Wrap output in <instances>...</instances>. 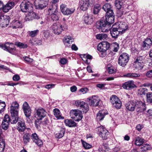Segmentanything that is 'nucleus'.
I'll return each instance as SVG.
<instances>
[{
    "mask_svg": "<svg viewBox=\"0 0 152 152\" xmlns=\"http://www.w3.org/2000/svg\"><path fill=\"white\" fill-rule=\"evenodd\" d=\"M110 12H106L105 19H101L97 22L96 27L99 31L103 32H108L111 28V25L114 22V15L113 11H109Z\"/></svg>",
    "mask_w": 152,
    "mask_h": 152,
    "instance_id": "1",
    "label": "nucleus"
},
{
    "mask_svg": "<svg viewBox=\"0 0 152 152\" xmlns=\"http://www.w3.org/2000/svg\"><path fill=\"white\" fill-rule=\"evenodd\" d=\"M18 104L16 102H13L10 106V111L11 114L10 119L12 124H15L18 121Z\"/></svg>",
    "mask_w": 152,
    "mask_h": 152,
    "instance_id": "2",
    "label": "nucleus"
},
{
    "mask_svg": "<svg viewBox=\"0 0 152 152\" xmlns=\"http://www.w3.org/2000/svg\"><path fill=\"white\" fill-rule=\"evenodd\" d=\"M145 104L140 101L131 100L125 103L126 108L130 111H133L135 109L137 111L140 110L141 106H145Z\"/></svg>",
    "mask_w": 152,
    "mask_h": 152,
    "instance_id": "3",
    "label": "nucleus"
},
{
    "mask_svg": "<svg viewBox=\"0 0 152 152\" xmlns=\"http://www.w3.org/2000/svg\"><path fill=\"white\" fill-rule=\"evenodd\" d=\"M47 15H48L47 18L48 20L50 22L58 20L59 18L58 9L55 6H54L53 9H48Z\"/></svg>",
    "mask_w": 152,
    "mask_h": 152,
    "instance_id": "4",
    "label": "nucleus"
},
{
    "mask_svg": "<svg viewBox=\"0 0 152 152\" xmlns=\"http://www.w3.org/2000/svg\"><path fill=\"white\" fill-rule=\"evenodd\" d=\"M53 32L55 34H60L63 31L67 29V26L65 23H55L52 26Z\"/></svg>",
    "mask_w": 152,
    "mask_h": 152,
    "instance_id": "5",
    "label": "nucleus"
},
{
    "mask_svg": "<svg viewBox=\"0 0 152 152\" xmlns=\"http://www.w3.org/2000/svg\"><path fill=\"white\" fill-rule=\"evenodd\" d=\"M110 47V44L106 41L100 43L97 47V50L100 52H102V56H104L106 54V52Z\"/></svg>",
    "mask_w": 152,
    "mask_h": 152,
    "instance_id": "6",
    "label": "nucleus"
},
{
    "mask_svg": "<svg viewBox=\"0 0 152 152\" xmlns=\"http://www.w3.org/2000/svg\"><path fill=\"white\" fill-rule=\"evenodd\" d=\"M20 6L21 11L23 12H27L32 11L33 9V5L27 1H23Z\"/></svg>",
    "mask_w": 152,
    "mask_h": 152,
    "instance_id": "7",
    "label": "nucleus"
},
{
    "mask_svg": "<svg viewBox=\"0 0 152 152\" xmlns=\"http://www.w3.org/2000/svg\"><path fill=\"white\" fill-rule=\"evenodd\" d=\"M129 59V55L126 53L121 54L118 58V64L121 66L124 67L128 62Z\"/></svg>",
    "mask_w": 152,
    "mask_h": 152,
    "instance_id": "8",
    "label": "nucleus"
},
{
    "mask_svg": "<svg viewBox=\"0 0 152 152\" xmlns=\"http://www.w3.org/2000/svg\"><path fill=\"white\" fill-rule=\"evenodd\" d=\"M75 105L81 110L82 112L86 113L89 110L88 104L83 101L77 100L75 102Z\"/></svg>",
    "mask_w": 152,
    "mask_h": 152,
    "instance_id": "9",
    "label": "nucleus"
},
{
    "mask_svg": "<svg viewBox=\"0 0 152 152\" xmlns=\"http://www.w3.org/2000/svg\"><path fill=\"white\" fill-rule=\"evenodd\" d=\"M0 48L12 54H14L16 50L13 44L8 42H6L4 45L0 44Z\"/></svg>",
    "mask_w": 152,
    "mask_h": 152,
    "instance_id": "10",
    "label": "nucleus"
},
{
    "mask_svg": "<svg viewBox=\"0 0 152 152\" xmlns=\"http://www.w3.org/2000/svg\"><path fill=\"white\" fill-rule=\"evenodd\" d=\"M94 0H81L79 2L80 9L85 11L88 9L89 5L93 3Z\"/></svg>",
    "mask_w": 152,
    "mask_h": 152,
    "instance_id": "11",
    "label": "nucleus"
},
{
    "mask_svg": "<svg viewBox=\"0 0 152 152\" xmlns=\"http://www.w3.org/2000/svg\"><path fill=\"white\" fill-rule=\"evenodd\" d=\"M46 115L45 110L42 107L39 108L36 110L35 113V117L38 120H42Z\"/></svg>",
    "mask_w": 152,
    "mask_h": 152,
    "instance_id": "12",
    "label": "nucleus"
},
{
    "mask_svg": "<svg viewBox=\"0 0 152 152\" xmlns=\"http://www.w3.org/2000/svg\"><path fill=\"white\" fill-rule=\"evenodd\" d=\"M88 99H89V104L91 106L96 107L101 104V101L95 96L89 97Z\"/></svg>",
    "mask_w": 152,
    "mask_h": 152,
    "instance_id": "13",
    "label": "nucleus"
},
{
    "mask_svg": "<svg viewBox=\"0 0 152 152\" xmlns=\"http://www.w3.org/2000/svg\"><path fill=\"white\" fill-rule=\"evenodd\" d=\"M10 18L8 16L0 15V26L2 27H7L9 23Z\"/></svg>",
    "mask_w": 152,
    "mask_h": 152,
    "instance_id": "14",
    "label": "nucleus"
},
{
    "mask_svg": "<svg viewBox=\"0 0 152 152\" xmlns=\"http://www.w3.org/2000/svg\"><path fill=\"white\" fill-rule=\"evenodd\" d=\"M60 9L61 12L65 15H69L73 13L75 9L74 8H68L64 4H62L60 6Z\"/></svg>",
    "mask_w": 152,
    "mask_h": 152,
    "instance_id": "15",
    "label": "nucleus"
},
{
    "mask_svg": "<svg viewBox=\"0 0 152 152\" xmlns=\"http://www.w3.org/2000/svg\"><path fill=\"white\" fill-rule=\"evenodd\" d=\"M70 115L71 116H74L72 117L77 121H80L83 117L82 115L80 113V110H71Z\"/></svg>",
    "mask_w": 152,
    "mask_h": 152,
    "instance_id": "16",
    "label": "nucleus"
},
{
    "mask_svg": "<svg viewBox=\"0 0 152 152\" xmlns=\"http://www.w3.org/2000/svg\"><path fill=\"white\" fill-rule=\"evenodd\" d=\"M10 122L11 123L10 117L7 114H6L5 115L2 122V128L5 130H7L9 127Z\"/></svg>",
    "mask_w": 152,
    "mask_h": 152,
    "instance_id": "17",
    "label": "nucleus"
},
{
    "mask_svg": "<svg viewBox=\"0 0 152 152\" xmlns=\"http://www.w3.org/2000/svg\"><path fill=\"white\" fill-rule=\"evenodd\" d=\"M152 45V41L151 39L147 38L143 41L141 45V49L145 50L151 48Z\"/></svg>",
    "mask_w": 152,
    "mask_h": 152,
    "instance_id": "18",
    "label": "nucleus"
},
{
    "mask_svg": "<svg viewBox=\"0 0 152 152\" xmlns=\"http://www.w3.org/2000/svg\"><path fill=\"white\" fill-rule=\"evenodd\" d=\"M22 109L26 117L29 119V117L31 115V110L27 102H25L23 103Z\"/></svg>",
    "mask_w": 152,
    "mask_h": 152,
    "instance_id": "19",
    "label": "nucleus"
},
{
    "mask_svg": "<svg viewBox=\"0 0 152 152\" xmlns=\"http://www.w3.org/2000/svg\"><path fill=\"white\" fill-rule=\"evenodd\" d=\"M28 13L26 14L25 18V20L26 21L32 20L34 19H38L39 17L33 12V10L27 12Z\"/></svg>",
    "mask_w": 152,
    "mask_h": 152,
    "instance_id": "20",
    "label": "nucleus"
},
{
    "mask_svg": "<svg viewBox=\"0 0 152 152\" xmlns=\"http://www.w3.org/2000/svg\"><path fill=\"white\" fill-rule=\"evenodd\" d=\"M115 26H117V27L118 29L121 30V32L122 33L124 32L128 28L127 24L125 22H119L116 23L115 25H113V26L114 27Z\"/></svg>",
    "mask_w": 152,
    "mask_h": 152,
    "instance_id": "21",
    "label": "nucleus"
},
{
    "mask_svg": "<svg viewBox=\"0 0 152 152\" xmlns=\"http://www.w3.org/2000/svg\"><path fill=\"white\" fill-rule=\"evenodd\" d=\"M122 87L125 89L128 90H131L136 88V86L134 84L132 80L126 82L122 84Z\"/></svg>",
    "mask_w": 152,
    "mask_h": 152,
    "instance_id": "22",
    "label": "nucleus"
},
{
    "mask_svg": "<svg viewBox=\"0 0 152 152\" xmlns=\"http://www.w3.org/2000/svg\"><path fill=\"white\" fill-rule=\"evenodd\" d=\"M110 34L112 37L115 39L118 37L120 34L121 31L119 30L117 27H112L109 30Z\"/></svg>",
    "mask_w": 152,
    "mask_h": 152,
    "instance_id": "23",
    "label": "nucleus"
},
{
    "mask_svg": "<svg viewBox=\"0 0 152 152\" xmlns=\"http://www.w3.org/2000/svg\"><path fill=\"white\" fill-rule=\"evenodd\" d=\"M31 137L33 142L38 145L40 146L42 144V141L39 139L35 133L31 134Z\"/></svg>",
    "mask_w": 152,
    "mask_h": 152,
    "instance_id": "24",
    "label": "nucleus"
},
{
    "mask_svg": "<svg viewBox=\"0 0 152 152\" xmlns=\"http://www.w3.org/2000/svg\"><path fill=\"white\" fill-rule=\"evenodd\" d=\"M48 4V1H40L37 4L36 2L34 3L35 7L36 9L42 10L45 8Z\"/></svg>",
    "mask_w": 152,
    "mask_h": 152,
    "instance_id": "25",
    "label": "nucleus"
},
{
    "mask_svg": "<svg viewBox=\"0 0 152 152\" xmlns=\"http://www.w3.org/2000/svg\"><path fill=\"white\" fill-rule=\"evenodd\" d=\"M18 123L17 129L19 132H23L26 129L25 123L23 119L20 120Z\"/></svg>",
    "mask_w": 152,
    "mask_h": 152,
    "instance_id": "26",
    "label": "nucleus"
},
{
    "mask_svg": "<svg viewBox=\"0 0 152 152\" xmlns=\"http://www.w3.org/2000/svg\"><path fill=\"white\" fill-rule=\"evenodd\" d=\"M15 5V3L12 1L8 2L5 5L3 4V11L5 12H8L13 8Z\"/></svg>",
    "mask_w": 152,
    "mask_h": 152,
    "instance_id": "27",
    "label": "nucleus"
},
{
    "mask_svg": "<svg viewBox=\"0 0 152 152\" xmlns=\"http://www.w3.org/2000/svg\"><path fill=\"white\" fill-rule=\"evenodd\" d=\"M84 19L85 23L87 24H91L94 21L92 15L87 14L84 15Z\"/></svg>",
    "mask_w": 152,
    "mask_h": 152,
    "instance_id": "28",
    "label": "nucleus"
},
{
    "mask_svg": "<svg viewBox=\"0 0 152 152\" xmlns=\"http://www.w3.org/2000/svg\"><path fill=\"white\" fill-rule=\"evenodd\" d=\"M108 114L107 113H105L104 110L99 111L96 115V119L97 121L102 120L105 115Z\"/></svg>",
    "mask_w": 152,
    "mask_h": 152,
    "instance_id": "29",
    "label": "nucleus"
},
{
    "mask_svg": "<svg viewBox=\"0 0 152 152\" xmlns=\"http://www.w3.org/2000/svg\"><path fill=\"white\" fill-rule=\"evenodd\" d=\"M12 26L13 29L22 28V24L19 20L15 19L12 21Z\"/></svg>",
    "mask_w": 152,
    "mask_h": 152,
    "instance_id": "30",
    "label": "nucleus"
},
{
    "mask_svg": "<svg viewBox=\"0 0 152 152\" xmlns=\"http://www.w3.org/2000/svg\"><path fill=\"white\" fill-rule=\"evenodd\" d=\"M31 134L28 133H26L24 134L23 136V140L24 143L27 144L31 140Z\"/></svg>",
    "mask_w": 152,
    "mask_h": 152,
    "instance_id": "31",
    "label": "nucleus"
},
{
    "mask_svg": "<svg viewBox=\"0 0 152 152\" xmlns=\"http://www.w3.org/2000/svg\"><path fill=\"white\" fill-rule=\"evenodd\" d=\"M73 41L72 37L69 36H65L63 42L65 45L70 44Z\"/></svg>",
    "mask_w": 152,
    "mask_h": 152,
    "instance_id": "32",
    "label": "nucleus"
},
{
    "mask_svg": "<svg viewBox=\"0 0 152 152\" xmlns=\"http://www.w3.org/2000/svg\"><path fill=\"white\" fill-rule=\"evenodd\" d=\"M65 123L66 126L69 127H75L76 126V123L71 119H67L65 121Z\"/></svg>",
    "mask_w": 152,
    "mask_h": 152,
    "instance_id": "33",
    "label": "nucleus"
},
{
    "mask_svg": "<svg viewBox=\"0 0 152 152\" xmlns=\"http://www.w3.org/2000/svg\"><path fill=\"white\" fill-rule=\"evenodd\" d=\"M54 114L57 119H63L64 118L61 116L60 110L57 108H55L53 110Z\"/></svg>",
    "mask_w": 152,
    "mask_h": 152,
    "instance_id": "34",
    "label": "nucleus"
},
{
    "mask_svg": "<svg viewBox=\"0 0 152 152\" xmlns=\"http://www.w3.org/2000/svg\"><path fill=\"white\" fill-rule=\"evenodd\" d=\"M65 132V128H61L60 131L55 134L56 137L57 138H60L64 136Z\"/></svg>",
    "mask_w": 152,
    "mask_h": 152,
    "instance_id": "35",
    "label": "nucleus"
},
{
    "mask_svg": "<svg viewBox=\"0 0 152 152\" xmlns=\"http://www.w3.org/2000/svg\"><path fill=\"white\" fill-rule=\"evenodd\" d=\"M103 9L106 12H110L109 11H113L111 9V6L110 3H106L102 7Z\"/></svg>",
    "mask_w": 152,
    "mask_h": 152,
    "instance_id": "36",
    "label": "nucleus"
},
{
    "mask_svg": "<svg viewBox=\"0 0 152 152\" xmlns=\"http://www.w3.org/2000/svg\"><path fill=\"white\" fill-rule=\"evenodd\" d=\"M144 142V140L139 137H136L135 142L136 145L137 146L141 145Z\"/></svg>",
    "mask_w": 152,
    "mask_h": 152,
    "instance_id": "37",
    "label": "nucleus"
},
{
    "mask_svg": "<svg viewBox=\"0 0 152 152\" xmlns=\"http://www.w3.org/2000/svg\"><path fill=\"white\" fill-rule=\"evenodd\" d=\"M124 76L132 78H135L137 77H139L140 75L139 74L135 73H129L124 75Z\"/></svg>",
    "mask_w": 152,
    "mask_h": 152,
    "instance_id": "38",
    "label": "nucleus"
},
{
    "mask_svg": "<svg viewBox=\"0 0 152 152\" xmlns=\"http://www.w3.org/2000/svg\"><path fill=\"white\" fill-rule=\"evenodd\" d=\"M151 149V146L148 144H145L141 145L140 148V151H144L148 150H149Z\"/></svg>",
    "mask_w": 152,
    "mask_h": 152,
    "instance_id": "39",
    "label": "nucleus"
},
{
    "mask_svg": "<svg viewBox=\"0 0 152 152\" xmlns=\"http://www.w3.org/2000/svg\"><path fill=\"white\" fill-rule=\"evenodd\" d=\"M114 103V105H113V107H115L117 109H120L122 106V102L121 100L118 98Z\"/></svg>",
    "mask_w": 152,
    "mask_h": 152,
    "instance_id": "40",
    "label": "nucleus"
},
{
    "mask_svg": "<svg viewBox=\"0 0 152 152\" xmlns=\"http://www.w3.org/2000/svg\"><path fill=\"white\" fill-rule=\"evenodd\" d=\"M15 45L20 48H26L28 46L27 44L19 42H16Z\"/></svg>",
    "mask_w": 152,
    "mask_h": 152,
    "instance_id": "41",
    "label": "nucleus"
},
{
    "mask_svg": "<svg viewBox=\"0 0 152 152\" xmlns=\"http://www.w3.org/2000/svg\"><path fill=\"white\" fill-rule=\"evenodd\" d=\"M107 37V35L106 34L104 33L97 34L96 35V38L100 40H104L106 39Z\"/></svg>",
    "mask_w": 152,
    "mask_h": 152,
    "instance_id": "42",
    "label": "nucleus"
},
{
    "mask_svg": "<svg viewBox=\"0 0 152 152\" xmlns=\"http://www.w3.org/2000/svg\"><path fill=\"white\" fill-rule=\"evenodd\" d=\"M148 90L145 88H140L138 90V94L141 95H145L146 94H147Z\"/></svg>",
    "mask_w": 152,
    "mask_h": 152,
    "instance_id": "43",
    "label": "nucleus"
},
{
    "mask_svg": "<svg viewBox=\"0 0 152 152\" xmlns=\"http://www.w3.org/2000/svg\"><path fill=\"white\" fill-rule=\"evenodd\" d=\"M104 131L102 132L99 136L102 137L103 140L107 139V136L108 135L109 132L106 129H104Z\"/></svg>",
    "mask_w": 152,
    "mask_h": 152,
    "instance_id": "44",
    "label": "nucleus"
},
{
    "mask_svg": "<svg viewBox=\"0 0 152 152\" xmlns=\"http://www.w3.org/2000/svg\"><path fill=\"white\" fill-rule=\"evenodd\" d=\"M133 65L134 67L136 69L138 70H141L142 69L143 67V63L140 64L139 62H134Z\"/></svg>",
    "mask_w": 152,
    "mask_h": 152,
    "instance_id": "45",
    "label": "nucleus"
},
{
    "mask_svg": "<svg viewBox=\"0 0 152 152\" xmlns=\"http://www.w3.org/2000/svg\"><path fill=\"white\" fill-rule=\"evenodd\" d=\"M115 4L117 9H120L121 8L123 2L121 0H116Z\"/></svg>",
    "mask_w": 152,
    "mask_h": 152,
    "instance_id": "46",
    "label": "nucleus"
},
{
    "mask_svg": "<svg viewBox=\"0 0 152 152\" xmlns=\"http://www.w3.org/2000/svg\"><path fill=\"white\" fill-rule=\"evenodd\" d=\"M100 6L99 4L95 5L94 7L93 13L94 14H97L101 9Z\"/></svg>",
    "mask_w": 152,
    "mask_h": 152,
    "instance_id": "47",
    "label": "nucleus"
},
{
    "mask_svg": "<svg viewBox=\"0 0 152 152\" xmlns=\"http://www.w3.org/2000/svg\"><path fill=\"white\" fill-rule=\"evenodd\" d=\"M118 98L116 95H112L110 98V102H111L112 106L114 105V102Z\"/></svg>",
    "mask_w": 152,
    "mask_h": 152,
    "instance_id": "48",
    "label": "nucleus"
},
{
    "mask_svg": "<svg viewBox=\"0 0 152 152\" xmlns=\"http://www.w3.org/2000/svg\"><path fill=\"white\" fill-rule=\"evenodd\" d=\"M5 143L4 140L0 141V152H3L4 149Z\"/></svg>",
    "mask_w": 152,
    "mask_h": 152,
    "instance_id": "49",
    "label": "nucleus"
},
{
    "mask_svg": "<svg viewBox=\"0 0 152 152\" xmlns=\"http://www.w3.org/2000/svg\"><path fill=\"white\" fill-rule=\"evenodd\" d=\"M146 96L147 102L150 103H152V92L147 93Z\"/></svg>",
    "mask_w": 152,
    "mask_h": 152,
    "instance_id": "50",
    "label": "nucleus"
},
{
    "mask_svg": "<svg viewBox=\"0 0 152 152\" xmlns=\"http://www.w3.org/2000/svg\"><path fill=\"white\" fill-rule=\"evenodd\" d=\"M104 129H106L105 127H104L103 126H101L96 128V131L97 132V133L99 135H100L102 132L104 131Z\"/></svg>",
    "mask_w": 152,
    "mask_h": 152,
    "instance_id": "51",
    "label": "nucleus"
},
{
    "mask_svg": "<svg viewBox=\"0 0 152 152\" xmlns=\"http://www.w3.org/2000/svg\"><path fill=\"white\" fill-rule=\"evenodd\" d=\"M100 148L102 151H106V150L108 151L109 149V146L107 143H103L101 148Z\"/></svg>",
    "mask_w": 152,
    "mask_h": 152,
    "instance_id": "52",
    "label": "nucleus"
},
{
    "mask_svg": "<svg viewBox=\"0 0 152 152\" xmlns=\"http://www.w3.org/2000/svg\"><path fill=\"white\" fill-rule=\"evenodd\" d=\"M59 0H52L50 3L51 6L49 8L53 9L54 6H56V8L58 9V7L56 3L58 2Z\"/></svg>",
    "mask_w": 152,
    "mask_h": 152,
    "instance_id": "53",
    "label": "nucleus"
},
{
    "mask_svg": "<svg viewBox=\"0 0 152 152\" xmlns=\"http://www.w3.org/2000/svg\"><path fill=\"white\" fill-rule=\"evenodd\" d=\"M39 32V30L37 29L33 31H29V34L30 36L31 37H33L36 36Z\"/></svg>",
    "mask_w": 152,
    "mask_h": 152,
    "instance_id": "54",
    "label": "nucleus"
},
{
    "mask_svg": "<svg viewBox=\"0 0 152 152\" xmlns=\"http://www.w3.org/2000/svg\"><path fill=\"white\" fill-rule=\"evenodd\" d=\"M143 57L142 56H139L134 58V62H136L138 63L139 62L140 64V63H143Z\"/></svg>",
    "mask_w": 152,
    "mask_h": 152,
    "instance_id": "55",
    "label": "nucleus"
},
{
    "mask_svg": "<svg viewBox=\"0 0 152 152\" xmlns=\"http://www.w3.org/2000/svg\"><path fill=\"white\" fill-rule=\"evenodd\" d=\"M82 143L83 147L86 149H89L92 147V145H91L83 141H82Z\"/></svg>",
    "mask_w": 152,
    "mask_h": 152,
    "instance_id": "56",
    "label": "nucleus"
},
{
    "mask_svg": "<svg viewBox=\"0 0 152 152\" xmlns=\"http://www.w3.org/2000/svg\"><path fill=\"white\" fill-rule=\"evenodd\" d=\"M43 36L45 38H47L50 35V31L49 30H44L42 32Z\"/></svg>",
    "mask_w": 152,
    "mask_h": 152,
    "instance_id": "57",
    "label": "nucleus"
},
{
    "mask_svg": "<svg viewBox=\"0 0 152 152\" xmlns=\"http://www.w3.org/2000/svg\"><path fill=\"white\" fill-rule=\"evenodd\" d=\"M80 57L82 58L88 59L89 60L91 59L92 58L91 56L87 54L82 55L80 56Z\"/></svg>",
    "mask_w": 152,
    "mask_h": 152,
    "instance_id": "58",
    "label": "nucleus"
},
{
    "mask_svg": "<svg viewBox=\"0 0 152 152\" xmlns=\"http://www.w3.org/2000/svg\"><path fill=\"white\" fill-rule=\"evenodd\" d=\"M114 44L113 51L115 52H117L119 48L118 44L117 42H114Z\"/></svg>",
    "mask_w": 152,
    "mask_h": 152,
    "instance_id": "59",
    "label": "nucleus"
},
{
    "mask_svg": "<svg viewBox=\"0 0 152 152\" xmlns=\"http://www.w3.org/2000/svg\"><path fill=\"white\" fill-rule=\"evenodd\" d=\"M107 70L108 73L110 74H113L115 72V69H113V68L112 67H107Z\"/></svg>",
    "mask_w": 152,
    "mask_h": 152,
    "instance_id": "60",
    "label": "nucleus"
},
{
    "mask_svg": "<svg viewBox=\"0 0 152 152\" xmlns=\"http://www.w3.org/2000/svg\"><path fill=\"white\" fill-rule=\"evenodd\" d=\"M20 79V76L18 75H14L12 77V79L14 81H17Z\"/></svg>",
    "mask_w": 152,
    "mask_h": 152,
    "instance_id": "61",
    "label": "nucleus"
},
{
    "mask_svg": "<svg viewBox=\"0 0 152 152\" xmlns=\"http://www.w3.org/2000/svg\"><path fill=\"white\" fill-rule=\"evenodd\" d=\"M117 12L118 16L120 17H121L123 14L124 13L123 11L120 9H118Z\"/></svg>",
    "mask_w": 152,
    "mask_h": 152,
    "instance_id": "62",
    "label": "nucleus"
},
{
    "mask_svg": "<svg viewBox=\"0 0 152 152\" xmlns=\"http://www.w3.org/2000/svg\"><path fill=\"white\" fill-rule=\"evenodd\" d=\"M88 91V89L86 88H82L79 90L80 93H82L83 94L86 93Z\"/></svg>",
    "mask_w": 152,
    "mask_h": 152,
    "instance_id": "63",
    "label": "nucleus"
},
{
    "mask_svg": "<svg viewBox=\"0 0 152 152\" xmlns=\"http://www.w3.org/2000/svg\"><path fill=\"white\" fill-rule=\"evenodd\" d=\"M146 115L148 117H152V110H149L146 112Z\"/></svg>",
    "mask_w": 152,
    "mask_h": 152,
    "instance_id": "64",
    "label": "nucleus"
}]
</instances>
